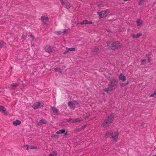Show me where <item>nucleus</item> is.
<instances>
[{
	"label": "nucleus",
	"mask_w": 156,
	"mask_h": 156,
	"mask_svg": "<svg viewBox=\"0 0 156 156\" xmlns=\"http://www.w3.org/2000/svg\"><path fill=\"white\" fill-rule=\"evenodd\" d=\"M107 44L108 46L112 49H115L119 48L122 45L118 41L114 42L108 41Z\"/></svg>",
	"instance_id": "nucleus-1"
},
{
	"label": "nucleus",
	"mask_w": 156,
	"mask_h": 156,
	"mask_svg": "<svg viewBox=\"0 0 156 156\" xmlns=\"http://www.w3.org/2000/svg\"><path fill=\"white\" fill-rule=\"evenodd\" d=\"M119 133L117 131L114 132V133L111 131H108L106 132V136H111V138L112 140L115 142H116L118 139V135Z\"/></svg>",
	"instance_id": "nucleus-2"
},
{
	"label": "nucleus",
	"mask_w": 156,
	"mask_h": 156,
	"mask_svg": "<svg viewBox=\"0 0 156 156\" xmlns=\"http://www.w3.org/2000/svg\"><path fill=\"white\" fill-rule=\"evenodd\" d=\"M114 119V117L112 116H108L107 119L105 120L101 125L103 127L106 128L112 122Z\"/></svg>",
	"instance_id": "nucleus-3"
},
{
	"label": "nucleus",
	"mask_w": 156,
	"mask_h": 156,
	"mask_svg": "<svg viewBox=\"0 0 156 156\" xmlns=\"http://www.w3.org/2000/svg\"><path fill=\"white\" fill-rule=\"evenodd\" d=\"M68 105L71 109H74L75 108L79 106V103L76 101L68 102Z\"/></svg>",
	"instance_id": "nucleus-4"
},
{
	"label": "nucleus",
	"mask_w": 156,
	"mask_h": 156,
	"mask_svg": "<svg viewBox=\"0 0 156 156\" xmlns=\"http://www.w3.org/2000/svg\"><path fill=\"white\" fill-rule=\"evenodd\" d=\"M62 5L67 9H69L70 7V5L69 3L66 0H60Z\"/></svg>",
	"instance_id": "nucleus-5"
},
{
	"label": "nucleus",
	"mask_w": 156,
	"mask_h": 156,
	"mask_svg": "<svg viewBox=\"0 0 156 156\" xmlns=\"http://www.w3.org/2000/svg\"><path fill=\"white\" fill-rule=\"evenodd\" d=\"M43 105L40 102H35L32 106L33 108L34 109H37L43 106Z\"/></svg>",
	"instance_id": "nucleus-6"
},
{
	"label": "nucleus",
	"mask_w": 156,
	"mask_h": 156,
	"mask_svg": "<svg viewBox=\"0 0 156 156\" xmlns=\"http://www.w3.org/2000/svg\"><path fill=\"white\" fill-rule=\"evenodd\" d=\"M114 88L113 86H112L111 85L108 84V86L107 88H105L104 91L106 92L107 93H108L109 92L112 91Z\"/></svg>",
	"instance_id": "nucleus-7"
},
{
	"label": "nucleus",
	"mask_w": 156,
	"mask_h": 156,
	"mask_svg": "<svg viewBox=\"0 0 156 156\" xmlns=\"http://www.w3.org/2000/svg\"><path fill=\"white\" fill-rule=\"evenodd\" d=\"M81 120L79 118L76 119H67V121L71 123H75L77 122H80Z\"/></svg>",
	"instance_id": "nucleus-8"
},
{
	"label": "nucleus",
	"mask_w": 156,
	"mask_h": 156,
	"mask_svg": "<svg viewBox=\"0 0 156 156\" xmlns=\"http://www.w3.org/2000/svg\"><path fill=\"white\" fill-rule=\"evenodd\" d=\"M118 81L117 80L115 79H113L111 80L110 82L109 83V84L111 85L112 86L115 87L116 86L118 83Z\"/></svg>",
	"instance_id": "nucleus-9"
},
{
	"label": "nucleus",
	"mask_w": 156,
	"mask_h": 156,
	"mask_svg": "<svg viewBox=\"0 0 156 156\" xmlns=\"http://www.w3.org/2000/svg\"><path fill=\"white\" fill-rule=\"evenodd\" d=\"M45 49L46 52L50 53L52 51V48L49 45H47L45 47Z\"/></svg>",
	"instance_id": "nucleus-10"
},
{
	"label": "nucleus",
	"mask_w": 156,
	"mask_h": 156,
	"mask_svg": "<svg viewBox=\"0 0 156 156\" xmlns=\"http://www.w3.org/2000/svg\"><path fill=\"white\" fill-rule=\"evenodd\" d=\"M119 79L122 81L123 82H124L126 80L125 76L123 75L122 73L120 74L119 76Z\"/></svg>",
	"instance_id": "nucleus-11"
},
{
	"label": "nucleus",
	"mask_w": 156,
	"mask_h": 156,
	"mask_svg": "<svg viewBox=\"0 0 156 156\" xmlns=\"http://www.w3.org/2000/svg\"><path fill=\"white\" fill-rule=\"evenodd\" d=\"M47 122L46 120L42 119L39 122H37V125L38 126L41 125L42 124H46Z\"/></svg>",
	"instance_id": "nucleus-12"
},
{
	"label": "nucleus",
	"mask_w": 156,
	"mask_h": 156,
	"mask_svg": "<svg viewBox=\"0 0 156 156\" xmlns=\"http://www.w3.org/2000/svg\"><path fill=\"white\" fill-rule=\"evenodd\" d=\"M21 122L19 120H16L14 121L13 122V124L15 126H17V125H20L21 124Z\"/></svg>",
	"instance_id": "nucleus-13"
},
{
	"label": "nucleus",
	"mask_w": 156,
	"mask_h": 156,
	"mask_svg": "<svg viewBox=\"0 0 156 156\" xmlns=\"http://www.w3.org/2000/svg\"><path fill=\"white\" fill-rule=\"evenodd\" d=\"M0 111L4 113H7L6 109L5 108L2 106H0Z\"/></svg>",
	"instance_id": "nucleus-14"
},
{
	"label": "nucleus",
	"mask_w": 156,
	"mask_h": 156,
	"mask_svg": "<svg viewBox=\"0 0 156 156\" xmlns=\"http://www.w3.org/2000/svg\"><path fill=\"white\" fill-rule=\"evenodd\" d=\"M41 20L44 23H46L48 21V19L47 17L42 16L41 17Z\"/></svg>",
	"instance_id": "nucleus-15"
},
{
	"label": "nucleus",
	"mask_w": 156,
	"mask_h": 156,
	"mask_svg": "<svg viewBox=\"0 0 156 156\" xmlns=\"http://www.w3.org/2000/svg\"><path fill=\"white\" fill-rule=\"evenodd\" d=\"M51 108L55 115H56L58 113V110L57 108L55 107H51Z\"/></svg>",
	"instance_id": "nucleus-16"
},
{
	"label": "nucleus",
	"mask_w": 156,
	"mask_h": 156,
	"mask_svg": "<svg viewBox=\"0 0 156 156\" xmlns=\"http://www.w3.org/2000/svg\"><path fill=\"white\" fill-rule=\"evenodd\" d=\"M98 15H99L100 18L103 17L105 15V13L104 11L101 12H98Z\"/></svg>",
	"instance_id": "nucleus-17"
},
{
	"label": "nucleus",
	"mask_w": 156,
	"mask_h": 156,
	"mask_svg": "<svg viewBox=\"0 0 156 156\" xmlns=\"http://www.w3.org/2000/svg\"><path fill=\"white\" fill-rule=\"evenodd\" d=\"M136 23L137 26H140L142 25V21L140 19H138L136 20Z\"/></svg>",
	"instance_id": "nucleus-18"
},
{
	"label": "nucleus",
	"mask_w": 156,
	"mask_h": 156,
	"mask_svg": "<svg viewBox=\"0 0 156 156\" xmlns=\"http://www.w3.org/2000/svg\"><path fill=\"white\" fill-rule=\"evenodd\" d=\"M57 152L56 151H53L51 152L49 155V156H57Z\"/></svg>",
	"instance_id": "nucleus-19"
},
{
	"label": "nucleus",
	"mask_w": 156,
	"mask_h": 156,
	"mask_svg": "<svg viewBox=\"0 0 156 156\" xmlns=\"http://www.w3.org/2000/svg\"><path fill=\"white\" fill-rule=\"evenodd\" d=\"M65 131H66L65 129H61L57 131L56 133L58 134H62L64 133L65 132Z\"/></svg>",
	"instance_id": "nucleus-20"
},
{
	"label": "nucleus",
	"mask_w": 156,
	"mask_h": 156,
	"mask_svg": "<svg viewBox=\"0 0 156 156\" xmlns=\"http://www.w3.org/2000/svg\"><path fill=\"white\" fill-rule=\"evenodd\" d=\"M11 86L12 87L10 88V89L13 90L14 89V87H16L17 86V84L16 83H13L11 84Z\"/></svg>",
	"instance_id": "nucleus-21"
},
{
	"label": "nucleus",
	"mask_w": 156,
	"mask_h": 156,
	"mask_svg": "<svg viewBox=\"0 0 156 156\" xmlns=\"http://www.w3.org/2000/svg\"><path fill=\"white\" fill-rule=\"evenodd\" d=\"M6 44L3 41H0V47H4L5 46Z\"/></svg>",
	"instance_id": "nucleus-22"
},
{
	"label": "nucleus",
	"mask_w": 156,
	"mask_h": 156,
	"mask_svg": "<svg viewBox=\"0 0 156 156\" xmlns=\"http://www.w3.org/2000/svg\"><path fill=\"white\" fill-rule=\"evenodd\" d=\"M151 53H149L147 54H146V57H148V61L149 62H150V61H151L150 58L149 57L151 56Z\"/></svg>",
	"instance_id": "nucleus-23"
},
{
	"label": "nucleus",
	"mask_w": 156,
	"mask_h": 156,
	"mask_svg": "<svg viewBox=\"0 0 156 156\" xmlns=\"http://www.w3.org/2000/svg\"><path fill=\"white\" fill-rule=\"evenodd\" d=\"M88 21L87 20H85L83 21L81 23V24H86L88 23Z\"/></svg>",
	"instance_id": "nucleus-24"
},
{
	"label": "nucleus",
	"mask_w": 156,
	"mask_h": 156,
	"mask_svg": "<svg viewBox=\"0 0 156 156\" xmlns=\"http://www.w3.org/2000/svg\"><path fill=\"white\" fill-rule=\"evenodd\" d=\"M55 33L57 35H61L62 34L61 31H55Z\"/></svg>",
	"instance_id": "nucleus-25"
},
{
	"label": "nucleus",
	"mask_w": 156,
	"mask_h": 156,
	"mask_svg": "<svg viewBox=\"0 0 156 156\" xmlns=\"http://www.w3.org/2000/svg\"><path fill=\"white\" fill-rule=\"evenodd\" d=\"M68 49L69 51H74L75 50V48H68Z\"/></svg>",
	"instance_id": "nucleus-26"
},
{
	"label": "nucleus",
	"mask_w": 156,
	"mask_h": 156,
	"mask_svg": "<svg viewBox=\"0 0 156 156\" xmlns=\"http://www.w3.org/2000/svg\"><path fill=\"white\" fill-rule=\"evenodd\" d=\"M150 96L151 97H154L156 96V89L155 90L154 93L151 94Z\"/></svg>",
	"instance_id": "nucleus-27"
},
{
	"label": "nucleus",
	"mask_w": 156,
	"mask_h": 156,
	"mask_svg": "<svg viewBox=\"0 0 156 156\" xmlns=\"http://www.w3.org/2000/svg\"><path fill=\"white\" fill-rule=\"evenodd\" d=\"M146 60L145 59H143L141 61V64L142 65L145 64L146 63Z\"/></svg>",
	"instance_id": "nucleus-28"
},
{
	"label": "nucleus",
	"mask_w": 156,
	"mask_h": 156,
	"mask_svg": "<svg viewBox=\"0 0 156 156\" xmlns=\"http://www.w3.org/2000/svg\"><path fill=\"white\" fill-rule=\"evenodd\" d=\"M145 1V0H139V2L138 3L139 5H141L142 2H144Z\"/></svg>",
	"instance_id": "nucleus-29"
},
{
	"label": "nucleus",
	"mask_w": 156,
	"mask_h": 156,
	"mask_svg": "<svg viewBox=\"0 0 156 156\" xmlns=\"http://www.w3.org/2000/svg\"><path fill=\"white\" fill-rule=\"evenodd\" d=\"M54 70L56 72L59 71L61 72L60 69L59 68H55L54 69Z\"/></svg>",
	"instance_id": "nucleus-30"
},
{
	"label": "nucleus",
	"mask_w": 156,
	"mask_h": 156,
	"mask_svg": "<svg viewBox=\"0 0 156 156\" xmlns=\"http://www.w3.org/2000/svg\"><path fill=\"white\" fill-rule=\"evenodd\" d=\"M142 34L141 33H138L136 35V38H138L140 36L142 35Z\"/></svg>",
	"instance_id": "nucleus-31"
},
{
	"label": "nucleus",
	"mask_w": 156,
	"mask_h": 156,
	"mask_svg": "<svg viewBox=\"0 0 156 156\" xmlns=\"http://www.w3.org/2000/svg\"><path fill=\"white\" fill-rule=\"evenodd\" d=\"M37 148V147L35 146H30L29 147V149H36Z\"/></svg>",
	"instance_id": "nucleus-32"
},
{
	"label": "nucleus",
	"mask_w": 156,
	"mask_h": 156,
	"mask_svg": "<svg viewBox=\"0 0 156 156\" xmlns=\"http://www.w3.org/2000/svg\"><path fill=\"white\" fill-rule=\"evenodd\" d=\"M131 36L133 38H136V35L135 34H133L131 35Z\"/></svg>",
	"instance_id": "nucleus-33"
},
{
	"label": "nucleus",
	"mask_w": 156,
	"mask_h": 156,
	"mask_svg": "<svg viewBox=\"0 0 156 156\" xmlns=\"http://www.w3.org/2000/svg\"><path fill=\"white\" fill-rule=\"evenodd\" d=\"M104 11L105 12V14H106L109 13L110 12L109 11L108 9L106 10L105 11Z\"/></svg>",
	"instance_id": "nucleus-34"
},
{
	"label": "nucleus",
	"mask_w": 156,
	"mask_h": 156,
	"mask_svg": "<svg viewBox=\"0 0 156 156\" xmlns=\"http://www.w3.org/2000/svg\"><path fill=\"white\" fill-rule=\"evenodd\" d=\"M120 86L121 87H123L126 86V84L124 83L120 84Z\"/></svg>",
	"instance_id": "nucleus-35"
},
{
	"label": "nucleus",
	"mask_w": 156,
	"mask_h": 156,
	"mask_svg": "<svg viewBox=\"0 0 156 156\" xmlns=\"http://www.w3.org/2000/svg\"><path fill=\"white\" fill-rule=\"evenodd\" d=\"M69 51H68V49L66 51H65L63 53L65 54H66Z\"/></svg>",
	"instance_id": "nucleus-36"
},
{
	"label": "nucleus",
	"mask_w": 156,
	"mask_h": 156,
	"mask_svg": "<svg viewBox=\"0 0 156 156\" xmlns=\"http://www.w3.org/2000/svg\"><path fill=\"white\" fill-rule=\"evenodd\" d=\"M67 30H66V29L65 30H64L63 31L61 32L62 33H66V32Z\"/></svg>",
	"instance_id": "nucleus-37"
},
{
	"label": "nucleus",
	"mask_w": 156,
	"mask_h": 156,
	"mask_svg": "<svg viewBox=\"0 0 156 156\" xmlns=\"http://www.w3.org/2000/svg\"><path fill=\"white\" fill-rule=\"evenodd\" d=\"M30 37L31 38H32L33 39H34V36L32 35H30Z\"/></svg>",
	"instance_id": "nucleus-38"
},
{
	"label": "nucleus",
	"mask_w": 156,
	"mask_h": 156,
	"mask_svg": "<svg viewBox=\"0 0 156 156\" xmlns=\"http://www.w3.org/2000/svg\"><path fill=\"white\" fill-rule=\"evenodd\" d=\"M26 146L27 147V149H26L27 150H28L29 149H29V146L28 145H26Z\"/></svg>",
	"instance_id": "nucleus-39"
},
{
	"label": "nucleus",
	"mask_w": 156,
	"mask_h": 156,
	"mask_svg": "<svg viewBox=\"0 0 156 156\" xmlns=\"http://www.w3.org/2000/svg\"><path fill=\"white\" fill-rule=\"evenodd\" d=\"M129 83V82L128 81L126 83H125V84H126V85L127 84H128Z\"/></svg>",
	"instance_id": "nucleus-40"
},
{
	"label": "nucleus",
	"mask_w": 156,
	"mask_h": 156,
	"mask_svg": "<svg viewBox=\"0 0 156 156\" xmlns=\"http://www.w3.org/2000/svg\"><path fill=\"white\" fill-rule=\"evenodd\" d=\"M92 23V22L90 21H88V23L89 24H91Z\"/></svg>",
	"instance_id": "nucleus-41"
},
{
	"label": "nucleus",
	"mask_w": 156,
	"mask_h": 156,
	"mask_svg": "<svg viewBox=\"0 0 156 156\" xmlns=\"http://www.w3.org/2000/svg\"><path fill=\"white\" fill-rule=\"evenodd\" d=\"M23 37V38H24L25 39L26 38V37Z\"/></svg>",
	"instance_id": "nucleus-42"
},
{
	"label": "nucleus",
	"mask_w": 156,
	"mask_h": 156,
	"mask_svg": "<svg viewBox=\"0 0 156 156\" xmlns=\"http://www.w3.org/2000/svg\"><path fill=\"white\" fill-rule=\"evenodd\" d=\"M154 156H156V154H155Z\"/></svg>",
	"instance_id": "nucleus-43"
}]
</instances>
